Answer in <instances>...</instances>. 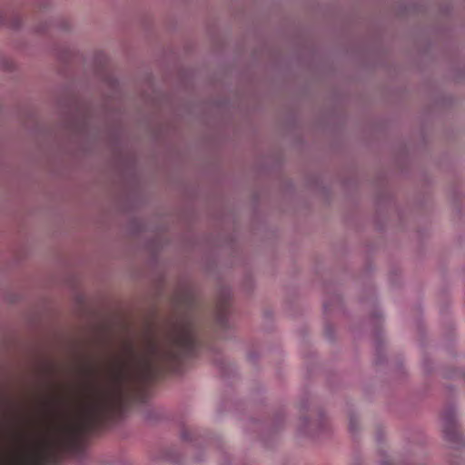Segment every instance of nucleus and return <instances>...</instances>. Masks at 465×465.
Wrapping results in <instances>:
<instances>
[{
	"instance_id": "1",
	"label": "nucleus",
	"mask_w": 465,
	"mask_h": 465,
	"mask_svg": "<svg viewBox=\"0 0 465 465\" xmlns=\"http://www.w3.org/2000/svg\"><path fill=\"white\" fill-rule=\"evenodd\" d=\"M2 20H3V14H2V12L0 11V24L2 23Z\"/></svg>"
}]
</instances>
